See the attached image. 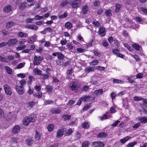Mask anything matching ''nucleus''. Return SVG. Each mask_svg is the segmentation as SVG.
Masks as SVG:
<instances>
[{"mask_svg": "<svg viewBox=\"0 0 147 147\" xmlns=\"http://www.w3.org/2000/svg\"><path fill=\"white\" fill-rule=\"evenodd\" d=\"M98 63V61L97 60H94L90 63V65H96Z\"/></svg>", "mask_w": 147, "mask_h": 147, "instance_id": "a18cd8bd", "label": "nucleus"}, {"mask_svg": "<svg viewBox=\"0 0 147 147\" xmlns=\"http://www.w3.org/2000/svg\"><path fill=\"white\" fill-rule=\"evenodd\" d=\"M107 116L106 114H105L100 117V119L103 120L107 119Z\"/></svg>", "mask_w": 147, "mask_h": 147, "instance_id": "338daca9", "label": "nucleus"}, {"mask_svg": "<svg viewBox=\"0 0 147 147\" xmlns=\"http://www.w3.org/2000/svg\"><path fill=\"white\" fill-rule=\"evenodd\" d=\"M105 144L101 141H96L93 142L92 144V147H103Z\"/></svg>", "mask_w": 147, "mask_h": 147, "instance_id": "39448f33", "label": "nucleus"}, {"mask_svg": "<svg viewBox=\"0 0 147 147\" xmlns=\"http://www.w3.org/2000/svg\"><path fill=\"white\" fill-rule=\"evenodd\" d=\"M4 68L8 74L11 75L13 74L12 70L8 66H5Z\"/></svg>", "mask_w": 147, "mask_h": 147, "instance_id": "b1692460", "label": "nucleus"}, {"mask_svg": "<svg viewBox=\"0 0 147 147\" xmlns=\"http://www.w3.org/2000/svg\"><path fill=\"white\" fill-rule=\"evenodd\" d=\"M78 84L76 82H74L70 84V88L72 91H74L76 92H78Z\"/></svg>", "mask_w": 147, "mask_h": 147, "instance_id": "7ed1b4c3", "label": "nucleus"}, {"mask_svg": "<svg viewBox=\"0 0 147 147\" xmlns=\"http://www.w3.org/2000/svg\"><path fill=\"white\" fill-rule=\"evenodd\" d=\"M12 8L10 5L9 4L5 6L4 8L3 11L6 13L10 12L12 10Z\"/></svg>", "mask_w": 147, "mask_h": 147, "instance_id": "9b49d317", "label": "nucleus"}, {"mask_svg": "<svg viewBox=\"0 0 147 147\" xmlns=\"http://www.w3.org/2000/svg\"><path fill=\"white\" fill-rule=\"evenodd\" d=\"M63 135V132L61 129L57 130V137L58 138L61 137Z\"/></svg>", "mask_w": 147, "mask_h": 147, "instance_id": "cd10ccee", "label": "nucleus"}, {"mask_svg": "<svg viewBox=\"0 0 147 147\" xmlns=\"http://www.w3.org/2000/svg\"><path fill=\"white\" fill-rule=\"evenodd\" d=\"M113 82L115 84L118 83L122 84H123L124 82L123 81L121 80L115 79H113Z\"/></svg>", "mask_w": 147, "mask_h": 147, "instance_id": "473e14b6", "label": "nucleus"}, {"mask_svg": "<svg viewBox=\"0 0 147 147\" xmlns=\"http://www.w3.org/2000/svg\"><path fill=\"white\" fill-rule=\"evenodd\" d=\"M102 45L105 47H107L109 45L107 41L106 40H104L102 42Z\"/></svg>", "mask_w": 147, "mask_h": 147, "instance_id": "774afa93", "label": "nucleus"}, {"mask_svg": "<svg viewBox=\"0 0 147 147\" xmlns=\"http://www.w3.org/2000/svg\"><path fill=\"white\" fill-rule=\"evenodd\" d=\"M26 144L28 145H31L34 142V141L32 137L28 138L26 140Z\"/></svg>", "mask_w": 147, "mask_h": 147, "instance_id": "4468645a", "label": "nucleus"}, {"mask_svg": "<svg viewBox=\"0 0 147 147\" xmlns=\"http://www.w3.org/2000/svg\"><path fill=\"white\" fill-rule=\"evenodd\" d=\"M73 132V131L72 129H70L66 133V136H69Z\"/></svg>", "mask_w": 147, "mask_h": 147, "instance_id": "69168bd1", "label": "nucleus"}, {"mask_svg": "<svg viewBox=\"0 0 147 147\" xmlns=\"http://www.w3.org/2000/svg\"><path fill=\"white\" fill-rule=\"evenodd\" d=\"M98 32L99 34L101 35V36H105L106 34L105 28L103 26H101L99 28Z\"/></svg>", "mask_w": 147, "mask_h": 147, "instance_id": "9d476101", "label": "nucleus"}, {"mask_svg": "<svg viewBox=\"0 0 147 147\" xmlns=\"http://www.w3.org/2000/svg\"><path fill=\"white\" fill-rule=\"evenodd\" d=\"M15 88L17 93L20 94H22L24 91V87L19 86L18 84H16Z\"/></svg>", "mask_w": 147, "mask_h": 147, "instance_id": "1a4fd4ad", "label": "nucleus"}, {"mask_svg": "<svg viewBox=\"0 0 147 147\" xmlns=\"http://www.w3.org/2000/svg\"><path fill=\"white\" fill-rule=\"evenodd\" d=\"M136 144L137 142L136 141L130 142L127 145V147H133Z\"/></svg>", "mask_w": 147, "mask_h": 147, "instance_id": "ea45409f", "label": "nucleus"}, {"mask_svg": "<svg viewBox=\"0 0 147 147\" xmlns=\"http://www.w3.org/2000/svg\"><path fill=\"white\" fill-rule=\"evenodd\" d=\"M25 64V63H20L18 65L17 68L18 69L21 68Z\"/></svg>", "mask_w": 147, "mask_h": 147, "instance_id": "052dcab7", "label": "nucleus"}, {"mask_svg": "<svg viewBox=\"0 0 147 147\" xmlns=\"http://www.w3.org/2000/svg\"><path fill=\"white\" fill-rule=\"evenodd\" d=\"M54 125L53 124H50L48 125L47 127V129L49 131H52L54 128Z\"/></svg>", "mask_w": 147, "mask_h": 147, "instance_id": "f704fd0d", "label": "nucleus"}, {"mask_svg": "<svg viewBox=\"0 0 147 147\" xmlns=\"http://www.w3.org/2000/svg\"><path fill=\"white\" fill-rule=\"evenodd\" d=\"M65 56L62 53H57V58L59 59H63L64 58Z\"/></svg>", "mask_w": 147, "mask_h": 147, "instance_id": "e433bc0d", "label": "nucleus"}, {"mask_svg": "<svg viewBox=\"0 0 147 147\" xmlns=\"http://www.w3.org/2000/svg\"><path fill=\"white\" fill-rule=\"evenodd\" d=\"M116 94L115 92H112L111 94V97L112 98V100H113L116 96Z\"/></svg>", "mask_w": 147, "mask_h": 147, "instance_id": "13d9d810", "label": "nucleus"}, {"mask_svg": "<svg viewBox=\"0 0 147 147\" xmlns=\"http://www.w3.org/2000/svg\"><path fill=\"white\" fill-rule=\"evenodd\" d=\"M113 53H114L115 55H117V54H118L120 52V50L117 49H114L112 50Z\"/></svg>", "mask_w": 147, "mask_h": 147, "instance_id": "5fc2aeb1", "label": "nucleus"}, {"mask_svg": "<svg viewBox=\"0 0 147 147\" xmlns=\"http://www.w3.org/2000/svg\"><path fill=\"white\" fill-rule=\"evenodd\" d=\"M28 104L30 108H32L35 105L36 103L34 101H32L29 102Z\"/></svg>", "mask_w": 147, "mask_h": 147, "instance_id": "c03bdc74", "label": "nucleus"}, {"mask_svg": "<svg viewBox=\"0 0 147 147\" xmlns=\"http://www.w3.org/2000/svg\"><path fill=\"white\" fill-rule=\"evenodd\" d=\"M40 138V134L38 131L36 130L35 131V140H39Z\"/></svg>", "mask_w": 147, "mask_h": 147, "instance_id": "a878e982", "label": "nucleus"}, {"mask_svg": "<svg viewBox=\"0 0 147 147\" xmlns=\"http://www.w3.org/2000/svg\"><path fill=\"white\" fill-rule=\"evenodd\" d=\"M103 92V89H100L94 91V93L96 95H100V94L102 93Z\"/></svg>", "mask_w": 147, "mask_h": 147, "instance_id": "c9c22d12", "label": "nucleus"}, {"mask_svg": "<svg viewBox=\"0 0 147 147\" xmlns=\"http://www.w3.org/2000/svg\"><path fill=\"white\" fill-rule=\"evenodd\" d=\"M65 27L68 29H70L72 26V24L69 22H67L65 25Z\"/></svg>", "mask_w": 147, "mask_h": 147, "instance_id": "7c9ffc66", "label": "nucleus"}, {"mask_svg": "<svg viewBox=\"0 0 147 147\" xmlns=\"http://www.w3.org/2000/svg\"><path fill=\"white\" fill-rule=\"evenodd\" d=\"M35 120L34 117H32L26 116L23 119V124L25 126H27L30 123L33 122Z\"/></svg>", "mask_w": 147, "mask_h": 147, "instance_id": "f257e3e1", "label": "nucleus"}, {"mask_svg": "<svg viewBox=\"0 0 147 147\" xmlns=\"http://www.w3.org/2000/svg\"><path fill=\"white\" fill-rule=\"evenodd\" d=\"M67 13L65 12L64 13L61 15L59 16V19H61L63 18H65L67 17Z\"/></svg>", "mask_w": 147, "mask_h": 147, "instance_id": "4d7b16f0", "label": "nucleus"}, {"mask_svg": "<svg viewBox=\"0 0 147 147\" xmlns=\"http://www.w3.org/2000/svg\"><path fill=\"white\" fill-rule=\"evenodd\" d=\"M83 101L84 102H90L95 99V97H92L90 96H86L82 97Z\"/></svg>", "mask_w": 147, "mask_h": 147, "instance_id": "0eeeda50", "label": "nucleus"}, {"mask_svg": "<svg viewBox=\"0 0 147 147\" xmlns=\"http://www.w3.org/2000/svg\"><path fill=\"white\" fill-rule=\"evenodd\" d=\"M139 120L141 123H147V117H140Z\"/></svg>", "mask_w": 147, "mask_h": 147, "instance_id": "6ab92c4d", "label": "nucleus"}, {"mask_svg": "<svg viewBox=\"0 0 147 147\" xmlns=\"http://www.w3.org/2000/svg\"><path fill=\"white\" fill-rule=\"evenodd\" d=\"M20 129L21 127L19 125H16L13 127L11 132L13 134H16L20 132Z\"/></svg>", "mask_w": 147, "mask_h": 147, "instance_id": "20e7f679", "label": "nucleus"}, {"mask_svg": "<svg viewBox=\"0 0 147 147\" xmlns=\"http://www.w3.org/2000/svg\"><path fill=\"white\" fill-rule=\"evenodd\" d=\"M93 53L94 55L95 56H99V57H100V54L97 51L95 50H93Z\"/></svg>", "mask_w": 147, "mask_h": 147, "instance_id": "0e129e2a", "label": "nucleus"}, {"mask_svg": "<svg viewBox=\"0 0 147 147\" xmlns=\"http://www.w3.org/2000/svg\"><path fill=\"white\" fill-rule=\"evenodd\" d=\"M100 2L99 1H96L93 3L94 6V7H96L99 6Z\"/></svg>", "mask_w": 147, "mask_h": 147, "instance_id": "bf43d9fd", "label": "nucleus"}, {"mask_svg": "<svg viewBox=\"0 0 147 147\" xmlns=\"http://www.w3.org/2000/svg\"><path fill=\"white\" fill-rule=\"evenodd\" d=\"M40 60L37 58V56L35 55L34 58V60L33 61V64L34 65H38L40 63Z\"/></svg>", "mask_w": 147, "mask_h": 147, "instance_id": "dca6fc26", "label": "nucleus"}, {"mask_svg": "<svg viewBox=\"0 0 147 147\" xmlns=\"http://www.w3.org/2000/svg\"><path fill=\"white\" fill-rule=\"evenodd\" d=\"M3 87L5 93L7 95H11L12 92L10 87L6 84L4 85Z\"/></svg>", "mask_w": 147, "mask_h": 147, "instance_id": "423d86ee", "label": "nucleus"}, {"mask_svg": "<svg viewBox=\"0 0 147 147\" xmlns=\"http://www.w3.org/2000/svg\"><path fill=\"white\" fill-rule=\"evenodd\" d=\"M92 24L96 27H98L100 26V23L98 21H93Z\"/></svg>", "mask_w": 147, "mask_h": 147, "instance_id": "58836bf2", "label": "nucleus"}, {"mask_svg": "<svg viewBox=\"0 0 147 147\" xmlns=\"http://www.w3.org/2000/svg\"><path fill=\"white\" fill-rule=\"evenodd\" d=\"M132 47L137 50H139L140 49V47L138 44H135L132 45Z\"/></svg>", "mask_w": 147, "mask_h": 147, "instance_id": "a19ab883", "label": "nucleus"}, {"mask_svg": "<svg viewBox=\"0 0 147 147\" xmlns=\"http://www.w3.org/2000/svg\"><path fill=\"white\" fill-rule=\"evenodd\" d=\"M26 27L28 29H30L32 30H37L38 27L34 25H27L26 26Z\"/></svg>", "mask_w": 147, "mask_h": 147, "instance_id": "f3484780", "label": "nucleus"}, {"mask_svg": "<svg viewBox=\"0 0 147 147\" xmlns=\"http://www.w3.org/2000/svg\"><path fill=\"white\" fill-rule=\"evenodd\" d=\"M90 142L87 141H85L82 143V147H88Z\"/></svg>", "mask_w": 147, "mask_h": 147, "instance_id": "72a5a7b5", "label": "nucleus"}, {"mask_svg": "<svg viewBox=\"0 0 147 147\" xmlns=\"http://www.w3.org/2000/svg\"><path fill=\"white\" fill-rule=\"evenodd\" d=\"M60 111L59 109H53L51 111V113L53 114H57L60 113Z\"/></svg>", "mask_w": 147, "mask_h": 147, "instance_id": "79ce46f5", "label": "nucleus"}, {"mask_svg": "<svg viewBox=\"0 0 147 147\" xmlns=\"http://www.w3.org/2000/svg\"><path fill=\"white\" fill-rule=\"evenodd\" d=\"M141 124L140 123H138L135 124L133 126V128L134 129H136L140 126Z\"/></svg>", "mask_w": 147, "mask_h": 147, "instance_id": "603ef678", "label": "nucleus"}, {"mask_svg": "<svg viewBox=\"0 0 147 147\" xmlns=\"http://www.w3.org/2000/svg\"><path fill=\"white\" fill-rule=\"evenodd\" d=\"M90 127V123L88 122L84 121L82 124V127L84 129H88Z\"/></svg>", "mask_w": 147, "mask_h": 147, "instance_id": "2eb2a0df", "label": "nucleus"}, {"mask_svg": "<svg viewBox=\"0 0 147 147\" xmlns=\"http://www.w3.org/2000/svg\"><path fill=\"white\" fill-rule=\"evenodd\" d=\"M88 7L87 5L83 6L81 12L83 14H86L88 11Z\"/></svg>", "mask_w": 147, "mask_h": 147, "instance_id": "ddd939ff", "label": "nucleus"}, {"mask_svg": "<svg viewBox=\"0 0 147 147\" xmlns=\"http://www.w3.org/2000/svg\"><path fill=\"white\" fill-rule=\"evenodd\" d=\"M34 72L35 74L39 76L41 75L42 71L39 70L38 68H35L34 70Z\"/></svg>", "mask_w": 147, "mask_h": 147, "instance_id": "bb28decb", "label": "nucleus"}, {"mask_svg": "<svg viewBox=\"0 0 147 147\" xmlns=\"http://www.w3.org/2000/svg\"><path fill=\"white\" fill-rule=\"evenodd\" d=\"M81 0H73L71 3H69L73 8H77L79 7L81 3Z\"/></svg>", "mask_w": 147, "mask_h": 147, "instance_id": "f03ea898", "label": "nucleus"}, {"mask_svg": "<svg viewBox=\"0 0 147 147\" xmlns=\"http://www.w3.org/2000/svg\"><path fill=\"white\" fill-rule=\"evenodd\" d=\"M68 3V1H67L65 0H63L60 4V5L61 6H64L66 5Z\"/></svg>", "mask_w": 147, "mask_h": 147, "instance_id": "de8ad7c7", "label": "nucleus"}, {"mask_svg": "<svg viewBox=\"0 0 147 147\" xmlns=\"http://www.w3.org/2000/svg\"><path fill=\"white\" fill-rule=\"evenodd\" d=\"M18 37L23 38L28 36V34L27 33H25L21 32H19L17 34Z\"/></svg>", "mask_w": 147, "mask_h": 147, "instance_id": "5701e85b", "label": "nucleus"}, {"mask_svg": "<svg viewBox=\"0 0 147 147\" xmlns=\"http://www.w3.org/2000/svg\"><path fill=\"white\" fill-rule=\"evenodd\" d=\"M14 25V23L13 21H9L6 23V27L7 28H10Z\"/></svg>", "mask_w": 147, "mask_h": 147, "instance_id": "aec40b11", "label": "nucleus"}, {"mask_svg": "<svg viewBox=\"0 0 147 147\" xmlns=\"http://www.w3.org/2000/svg\"><path fill=\"white\" fill-rule=\"evenodd\" d=\"M26 3L25 2H23L21 4L19 8L20 9L23 10H24L25 8L27 7L26 5Z\"/></svg>", "mask_w": 147, "mask_h": 147, "instance_id": "c756f323", "label": "nucleus"}, {"mask_svg": "<svg viewBox=\"0 0 147 147\" xmlns=\"http://www.w3.org/2000/svg\"><path fill=\"white\" fill-rule=\"evenodd\" d=\"M107 136V133L103 132H101L99 133L97 135V138H105Z\"/></svg>", "mask_w": 147, "mask_h": 147, "instance_id": "f8f14e48", "label": "nucleus"}, {"mask_svg": "<svg viewBox=\"0 0 147 147\" xmlns=\"http://www.w3.org/2000/svg\"><path fill=\"white\" fill-rule=\"evenodd\" d=\"M94 71V69L93 67H86L85 69V71L86 73H89L90 72Z\"/></svg>", "mask_w": 147, "mask_h": 147, "instance_id": "393cba45", "label": "nucleus"}, {"mask_svg": "<svg viewBox=\"0 0 147 147\" xmlns=\"http://www.w3.org/2000/svg\"><path fill=\"white\" fill-rule=\"evenodd\" d=\"M18 40L16 38L10 39L7 41V44L9 46H13L18 42Z\"/></svg>", "mask_w": 147, "mask_h": 147, "instance_id": "6e6552de", "label": "nucleus"}, {"mask_svg": "<svg viewBox=\"0 0 147 147\" xmlns=\"http://www.w3.org/2000/svg\"><path fill=\"white\" fill-rule=\"evenodd\" d=\"M114 42V46L115 47V48H118L119 47V43L116 40H113Z\"/></svg>", "mask_w": 147, "mask_h": 147, "instance_id": "4c0bfd02", "label": "nucleus"}, {"mask_svg": "<svg viewBox=\"0 0 147 147\" xmlns=\"http://www.w3.org/2000/svg\"><path fill=\"white\" fill-rule=\"evenodd\" d=\"M134 100L135 101H138L142 100L143 98L141 97H139L137 96H135L134 97Z\"/></svg>", "mask_w": 147, "mask_h": 147, "instance_id": "680f3d73", "label": "nucleus"}, {"mask_svg": "<svg viewBox=\"0 0 147 147\" xmlns=\"http://www.w3.org/2000/svg\"><path fill=\"white\" fill-rule=\"evenodd\" d=\"M105 14L106 16L110 17L112 16V14L111 13V10L108 9L106 10L105 12Z\"/></svg>", "mask_w": 147, "mask_h": 147, "instance_id": "2f4dec72", "label": "nucleus"}, {"mask_svg": "<svg viewBox=\"0 0 147 147\" xmlns=\"http://www.w3.org/2000/svg\"><path fill=\"white\" fill-rule=\"evenodd\" d=\"M131 56L134 57L135 60L137 61H138L140 60V59L138 56L137 55H131Z\"/></svg>", "mask_w": 147, "mask_h": 147, "instance_id": "6e6d98bb", "label": "nucleus"}, {"mask_svg": "<svg viewBox=\"0 0 147 147\" xmlns=\"http://www.w3.org/2000/svg\"><path fill=\"white\" fill-rule=\"evenodd\" d=\"M33 95L34 96L38 98H40L42 96V93L40 92H38L37 93H34Z\"/></svg>", "mask_w": 147, "mask_h": 147, "instance_id": "c85d7f7f", "label": "nucleus"}, {"mask_svg": "<svg viewBox=\"0 0 147 147\" xmlns=\"http://www.w3.org/2000/svg\"><path fill=\"white\" fill-rule=\"evenodd\" d=\"M53 101L52 100H47L44 102V105H47L53 103Z\"/></svg>", "mask_w": 147, "mask_h": 147, "instance_id": "864d4df0", "label": "nucleus"}, {"mask_svg": "<svg viewBox=\"0 0 147 147\" xmlns=\"http://www.w3.org/2000/svg\"><path fill=\"white\" fill-rule=\"evenodd\" d=\"M143 76V73H139L136 74V77L137 78L141 79L142 78Z\"/></svg>", "mask_w": 147, "mask_h": 147, "instance_id": "8fccbe9b", "label": "nucleus"}, {"mask_svg": "<svg viewBox=\"0 0 147 147\" xmlns=\"http://www.w3.org/2000/svg\"><path fill=\"white\" fill-rule=\"evenodd\" d=\"M43 17V16H41L38 15H36L35 16L34 19L35 20H40L42 19Z\"/></svg>", "mask_w": 147, "mask_h": 147, "instance_id": "3c124183", "label": "nucleus"}, {"mask_svg": "<svg viewBox=\"0 0 147 147\" xmlns=\"http://www.w3.org/2000/svg\"><path fill=\"white\" fill-rule=\"evenodd\" d=\"M45 89L48 92H50L52 90V87L49 85H48L47 87L45 88Z\"/></svg>", "mask_w": 147, "mask_h": 147, "instance_id": "37998d69", "label": "nucleus"}, {"mask_svg": "<svg viewBox=\"0 0 147 147\" xmlns=\"http://www.w3.org/2000/svg\"><path fill=\"white\" fill-rule=\"evenodd\" d=\"M44 31H47L49 32H53V30L51 28L48 27L45 28L44 29Z\"/></svg>", "mask_w": 147, "mask_h": 147, "instance_id": "09e8293b", "label": "nucleus"}, {"mask_svg": "<svg viewBox=\"0 0 147 147\" xmlns=\"http://www.w3.org/2000/svg\"><path fill=\"white\" fill-rule=\"evenodd\" d=\"M20 84H21V86H22V87H23V85H25L26 83V81H25L23 79L20 81Z\"/></svg>", "mask_w": 147, "mask_h": 147, "instance_id": "e2e57ef3", "label": "nucleus"}, {"mask_svg": "<svg viewBox=\"0 0 147 147\" xmlns=\"http://www.w3.org/2000/svg\"><path fill=\"white\" fill-rule=\"evenodd\" d=\"M122 7L121 4L119 3H117L115 4V11L116 13H118L121 10V9Z\"/></svg>", "mask_w": 147, "mask_h": 147, "instance_id": "a211bd4d", "label": "nucleus"}, {"mask_svg": "<svg viewBox=\"0 0 147 147\" xmlns=\"http://www.w3.org/2000/svg\"><path fill=\"white\" fill-rule=\"evenodd\" d=\"M131 138L129 136H127L123 139H121L120 140V142L122 144H124L129 139H130Z\"/></svg>", "mask_w": 147, "mask_h": 147, "instance_id": "412c9836", "label": "nucleus"}, {"mask_svg": "<svg viewBox=\"0 0 147 147\" xmlns=\"http://www.w3.org/2000/svg\"><path fill=\"white\" fill-rule=\"evenodd\" d=\"M26 47V46L25 45H23L21 46L17 47L16 48V50L17 51H18L19 50H21L25 48Z\"/></svg>", "mask_w": 147, "mask_h": 147, "instance_id": "49530a36", "label": "nucleus"}, {"mask_svg": "<svg viewBox=\"0 0 147 147\" xmlns=\"http://www.w3.org/2000/svg\"><path fill=\"white\" fill-rule=\"evenodd\" d=\"M71 118V115L67 114L63 115L62 117V119L65 121H67V120H69Z\"/></svg>", "mask_w": 147, "mask_h": 147, "instance_id": "4be33fe9", "label": "nucleus"}]
</instances>
